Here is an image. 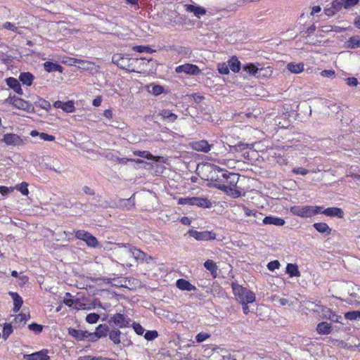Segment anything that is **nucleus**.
Returning <instances> with one entry per match:
<instances>
[{"mask_svg": "<svg viewBox=\"0 0 360 360\" xmlns=\"http://www.w3.org/2000/svg\"><path fill=\"white\" fill-rule=\"evenodd\" d=\"M204 266L206 268L207 270L210 271L211 274L214 277H216L218 268L217 264L213 260L207 259V261H205V262L204 263Z\"/></svg>", "mask_w": 360, "mask_h": 360, "instance_id": "32", "label": "nucleus"}, {"mask_svg": "<svg viewBox=\"0 0 360 360\" xmlns=\"http://www.w3.org/2000/svg\"><path fill=\"white\" fill-rule=\"evenodd\" d=\"M24 359L26 360H49L50 356L48 355L47 349H41L30 354H25Z\"/></svg>", "mask_w": 360, "mask_h": 360, "instance_id": "12", "label": "nucleus"}, {"mask_svg": "<svg viewBox=\"0 0 360 360\" xmlns=\"http://www.w3.org/2000/svg\"><path fill=\"white\" fill-rule=\"evenodd\" d=\"M39 137L41 139L46 141H53L55 140V136L53 135L48 134L46 133L41 132L39 134Z\"/></svg>", "mask_w": 360, "mask_h": 360, "instance_id": "54", "label": "nucleus"}, {"mask_svg": "<svg viewBox=\"0 0 360 360\" xmlns=\"http://www.w3.org/2000/svg\"><path fill=\"white\" fill-rule=\"evenodd\" d=\"M321 210H323V207L321 206H292L290 208V211L294 215L300 217H311L314 215L318 214L321 213Z\"/></svg>", "mask_w": 360, "mask_h": 360, "instance_id": "3", "label": "nucleus"}, {"mask_svg": "<svg viewBox=\"0 0 360 360\" xmlns=\"http://www.w3.org/2000/svg\"><path fill=\"white\" fill-rule=\"evenodd\" d=\"M158 115L163 120L170 122H175L178 118L177 115L172 112L169 110H162L159 112Z\"/></svg>", "mask_w": 360, "mask_h": 360, "instance_id": "24", "label": "nucleus"}, {"mask_svg": "<svg viewBox=\"0 0 360 360\" xmlns=\"http://www.w3.org/2000/svg\"><path fill=\"white\" fill-rule=\"evenodd\" d=\"M244 70L247 72L249 75L257 76V74H259L258 76H260L262 72H265L263 73V75H266L269 73V70L264 68H258L253 64H250L245 67L243 68ZM270 72H271V70H269Z\"/></svg>", "mask_w": 360, "mask_h": 360, "instance_id": "14", "label": "nucleus"}, {"mask_svg": "<svg viewBox=\"0 0 360 360\" xmlns=\"http://www.w3.org/2000/svg\"><path fill=\"white\" fill-rule=\"evenodd\" d=\"M110 321L120 328L127 327L131 323V319L128 316L120 313L114 314Z\"/></svg>", "mask_w": 360, "mask_h": 360, "instance_id": "9", "label": "nucleus"}, {"mask_svg": "<svg viewBox=\"0 0 360 360\" xmlns=\"http://www.w3.org/2000/svg\"><path fill=\"white\" fill-rule=\"evenodd\" d=\"M217 169L218 172H222V176L227 180V182L229 184V186L236 188V184L239 179L238 174L228 172L226 170H224L219 167H217Z\"/></svg>", "mask_w": 360, "mask_h": 360, "instance_id": "10", "label": "nucleus"}, {"mask_svg": "<svg viewBox=\"0 0 360 360\" xmlns=\"http://www.w3.org/2000/svg\"><path fill=\"white\" fill-rule=\"evenodd\" d=\"M292 172L296 174L306 175L309 171L304 167H295L292 169Z\"/></svg>", "mask_w": 360, "mask_h": 360, "instance_id": "59", "label": "nucleus"}, {"mask_svg": "<svg viewBox=\"0 0 360 360\" xmlns=\"http://www.w3.org/2000/svg\"><path fill=\"white\" fill-rule=\"evenodd\" d=\"M218 71L219 73L223 75H227L229 72V65L226 63H219L218 64Z\"/></svg>", "mask_w": 360, "mask_h": 360, "instance_id": "49", "label": "nucleus"}, {"mask_svg": "<svg viewBox=\"0 0 360 360\" xmlns=\"http://www.w3.org/2000/svg\"><path fill=\"white\" fill-rule=\"evenodd\" d=\"M280 266V263L278 260L271 261L268 263L267 268L270 271H274L278 269Z\"/></svg>", "mask_w": 360, "mask_h": 360, "instance_id": "53", "label": "nucleus"}, {"mask_svg": "<svg viewBox=\"0 0 360 360\" xmlns=\"http://www.w3.org/2000/svg\"><path fill=\"white\" fill-rule=\"evenodd\" d=\"M36 105H37L41 109L49 110L51 108V103L46 101L44 98H38L37 101L35 102Z\"/></svg>", "mask_w": 360, "mask_h": 360, "instance_id": "39", "label": "nucleus"}, {"mask_svg": "<svg viewBox=\"0 0 360 360\" xmlns=\"http://www.w3.org/2000/svg\"><path fill=\"white\" fill-rule=\"evenodd\" d=\"M193 205L209 208L212 207V203L206 198L193 197Z\"/></svg>", "mask_w": 360, "mask_h": 360, "instance_id": "23", "label": "nucleus"}, {"mask_svg": "<svg viewBox=\"0 0 360 360\" xmlns=\"http://www.w3.org/2000/svg\"><path fill=\"white\" fill-rule=\"evenodd\" d=\"M188 233L197 240L207 241L216 238V233L209 231H198L192 229L189 230Z\"/></svg>", "mask_w": 360, "mask_h": 360, "instance_id": "7", "label": "nucleus"}, {"mask_svg": "<svg viewBox=\"0 0 360 360\" xmlns=\"http://www.w3.org/2000/svg\"><path fill=\"white\" fill-rule=\"evenodd\" d=\"M328 319L335 323H342V318L333 311Z\"/></svg>", "mask_w": 360, "mask_h": 360, "instance_id": "57", "label": "nucleus"}, {"mask_svg": "<svg viewBox=\"0 0 360 360\" xmlns=\"http://www.w3.org/2000/svg\"><path fill=\"white\" fill-rule=\"evenodd\" d=\"M121 334L122 333L119 329L114 328L109 331V338L115 345H119L121 342Z\"/></svg>", "mask_w": 360, "mask_h": 360, "instance_id": "26", "label": "nucleus"}, {"mask_svg": "<svg viewBox=\"0 0 360 360\" xmlns=\"http://www.w3.org/2000/svg\"><path fill=\"white\" fill-rule=\"evenodd\" d=\"M82 340L84 339H88L89 340L94 342V339L93 338V333H89L86 330H82Z\"/></svg>", "mask_w": 360, "mask_h": 360, "instance_id": "63", "label": "nucleus"}, {"mask_svg": "<svg viewBox=\"0 0 360 360\" xmlns=\"http://www.w3.org/2000/svg\"><path fill=\"white\" fill-rule=\"evenodd\" d=\"M232 289L236 300L240 304H250L255 301V293L238 283L232 284Z\"/></svg>", "mask_w": 360, "mask_h": 360, "instance_id": "1", "label": "nucleus"}, {"mask_svg": "<svg viewBox=\"0 0 360 360\" xmlns=\"http://www.w3.org/2000/svg\"><path fill=\"white\" fill-rule=\"evenodd\" d=\"M28 328L30 330L35 332L36 333H39L42 331V326L39 325L35 323H32L28 326Z\"/></svg>", "mask_w": 360, "mask_h": 360, "instance_id": "52", "label": "nucleus"}, {"mask_svg": "<svg viewBox=\"0 0 360 360\" xmlns=\"http://www.w3.org/2000/svg\"><path fill=\"white\" fill-rule=\"evenodd\" d=\"M4 28L12 30L13 32H17L18 27L13 23L10 22H6L3 25Z\"/></svg>", "mask_w": 360, "mask_h": 360, "instance_id": "61", "label": "nucleus"}, {"mask_svg": "<svg viewBox=\"0 0 360 360\" xmlns=\"http://www.w3.org/2000/svg\"><path fill=\"white\" fill-rule=\"evenodd\" d=\"M129 253L135 259L146 260L147 255L145 252L136 248H131L129 250Z\"/></svg>", "mask_w": 360, "mask_h": 360, "instance_id": "27", "label": "nucleus"}, {"mask_svg": "<svg viewBox=\"0 0 360 360\" xmlns=\"http://www.w3.org/2000/svg\"><path fill=\"white\" fill-rule=\"evenodd\" d=\"M158 334L156 330H148L145 335L144 338L149 341L155 340L158 337Z\"/></svg>", "mask_w": 360, "mask_h": 360, "instance_id": "48", "label": "nucleus"}, {"mask_svg": "<svg viewBox=\"0 0 360 360\" xmlns=\"http://www.w3.org/2000/svg\"><path fill=\"white\" fill-rule=\"evenodd\" d=\"M286 272L289 274L290 277L300 276V272L298 269V266L295 264H288L286 266Z\"/></svg>", "mask_w": 360, "mask_h": 360, "instance_id": "34", "label": "nucleus"}, {"mask_svg": "<svg viewBox=\"0 0 360 360\" xmlns=\"http://www.w3.org/2000/svg\"><path fill=\"white\" fill-rule=\"evenodd\" d=\"M163 87L160 85H153L149 91L155 96H158L163 92Z\"/></svg>", "mask_w": 360, "mask_h": 360, "instance_id": "50", "label": "nucleus"}, {"mask_svg": "<svg viewBox=\"0 0 360 360\" xmlns=\"http://www.w3.org/2000/svg\"><path fill=\"white\" fill-rule=\"evenodd\" d=\"M27 184L25 182H22L20 184L15 186V188L19 191L22 195H27L29 193L27 188Z\"/></svg>", "mask_w": 360, "mask_h": 360, "instance_id": "45", "label": "nucleus"}, {"mask_svg": "<svg viewBox=\"0 0 360 360\" xmlns=\"http://www.w3.org/2000/svg\"><path fill=\"white\" fill-rule=\"evenodd\" d=\"M13 333V328L11 323H5L3 329V338L6 340Z\"/></svg>", "mask_w": 360, "mask_h": 360, "instance_id": "42", "label": "nucleus"}, {"mask_svg": "<svg viewBox=\"0 0 360 360\" xmlns=\"http://www.w3.org/2000/svg\"><path fill=\"white\" fill-rule=\"evenodd\" d=\"M316 306L318 307V309L316 310L314 309V311L321 313V316L322 319H328V318L330 317L333 311L330 308L325 307V306H322V305H316Z\"/></svg>", "mask_w": 360, "mask_h": 360, "instance_id": "33", "label": "nucleus"}, {"mask_svg": "<svg viewBox=\"0 0 360 360\" xmlns=\"http://www.w3.org/2000/svg\"><path fill=\"white\" fill-rule=\"evenodd\" d=\"M346 82L347 84L350 86H356L359 84L357 79L355 77H349L346 79Z\"/></svg>", "mask_w": 360, "mask_h": 360, "instance_id": "62", "label": "nucleus"}, {"mask_svg": "<svg viewBox=\"0 0 360 360\" xmlns=\"http://www.w3.org/2000/svg\"><path fill=\"white\" fill-rule=\"evenodd\" d=\"M6 84L18 94L22 95V90L21 89L19 81L14 77H8L6 79Z\"/></svg>", "mask_w": 360, "mask_h": 360, "instance_id": "19", "label": "nucleus"}, {"mask_svg": "<svg viewBox=\"0 0 360 360\" xmlns=\"http://www.w3.org/2000/svg\"><path fill=\"white\" fill-rule=\"evenodd\" d=\"M217 188L225 192L227 195H231L233 198H238L240 196V192L238 190H236L235 188L230 186H226L224 184H219L217 186Z\"/></svg>", "mask_w": 360, "mask_h": 360, "instance_id": "20", "label": "nucleus"}, {"mask_svg": "<svg viewBox=\"0 0 360 360\" xmlns=\"http://www.w3.org/2000/svg\"><path fill=\"white\" fill-rule=\"evenodd\" d=\"M263 224L281 226L285 224V220L277 217L267 216L264 218Z\"/></svg>", "mask_w": 360, "mask_h": 360, "instance_id": "22", "label": "nucleus"}, {"mask_svg": "<svg viewBox=\"0 0 360 360\" xmlns=\"http://www.w3.org/2000/svg\"><path fill=\"white\" fill-rule=\"evenodd\" d=\"M10 295L13 300V311L17 312L20 310L23 303L21 297L16 292H10Z\"/></svg>", "mask_w": 360, "mask_h": 360, "instance_id": "28", "label": "nucleus"}, {"mask_svg": "<svg viewBox=\"0 0 360 360\" xmlns=\"http://www.w3.org/2000/svg\"><path fill=\"white\" fill-rule=\"evenodd\" d=\"M175 71L176 73H185L189 75H198L200 73V68L193 64L186 63L179 65L176 68Z\"/></svg>", "mask_w": 360, "mask_h": 360, "instance_id": "8", "label": "nucleus"}, {"mask_svg": "<svg viewBox=\"0 0 360 360\" xmlns=\"http://www.w3.org/2000/svg\"><path fill=\"white\" fill-rule=\"evenodd\" d=\"M178 204L193 205V198H181L178 200Z\"/></svg>", "mask_w": 360, "mask_h": 360, "instance_id": "55", "label": "nucleus"}, {"mask_svg": "<svg viewBox=\"0 0 360 360\" xmlns=\"http://www.w3.org/2000/svg\"><path fill=\"white\" fill-rule=\"evenodd\" d=\"M75 103L72 101L63 102L62 110L66 112H72L75 111Z\"/></svg>", "mask_w": 360, "mask_h": 360, "instance_id": "41", "label": "nucleus"}, {"mask_svg": "<svg viewBox=\"0 0 360 360\" xmlns=\"http://www.w3.org/2000/svg\"><path fill=\"white\" fill-rule=\"evenodd\" d=\"M321 212L328 217H337L338 218H342L344 216L342 210L339 207H328L324 210H321Z\"/></svg>", "mask_w": 360, "mask_h": 360, "instance_id": "17", "label": "nucleus"}, {"mask_svg": "<svg viewBox=\"0 0 360 360\" xmlns=\"http://www.w3.org/2000/svg\"><path fill=\"white\" fill-rule=\"evenodd\" d=\"M314 227L316 230L321 233L330 234L331 229L328 226L326 223L319 222L314 224Z\"/></svg>", "mask_w": 360, "mask_h": 360, "instance_id": "30", "label": "nucleus"}, {"mask_svg": "<svg viewBox=\"0 0 360 360\" xmlns=\"http://www.w3.org/2000/svg\"><path fill=\"white\" fill-rule=\"evenodd\" d=\"M186 11L189 12H192L194 13V15L200 18L201 15L205 14L206 11L205 8L200 7V6H195L193 5H186Z\"/></svg>", "mask_w": 360, "mask_h": 360, "instance_id": "31", "label": "nucleus"}, {"mask_svg": "<svg viewBox=\"0 0 360 360\" xmlns=\"http://www.w3.org/2000/svg\"><path fill=\"white\" fill-rule=\"evenodd\" d=\"M133 153L134 155H137V156H139V157H141L143 158H146L148 160H155V158L151 153H150L148 151H146V150H143V151L134 150L133 152Z\"/></svg>", "mask_w": 360, "mask_h": 360, "instance_id": "37", "label": "nucleus"}, {"mask_svg": "<svg viewBox=\"0 0 360 360\" xmlns=\"http://www.w3.org/2000/svg\"><path fill=\"white\" fill-rule=\"evenodd\" d=\"M75 237L79 240H84L86 245L91 248H96L98 245V240L96 237L84 230L76 231Z\"/></svg>", "mask_w": 360, "mask_h": 360, "instance_id": "5", "label": "nucleus"}, {"mask_svg": "<svg viewBox=\"0 0 360 360\" xmlns=\"http://www.w3.org/2000/svg\"><path fill=\"white\" fill-rule=\"evenodd\" d=\"M73 309L79 310V309H85L86 304L79 302V300H75V304L72 306Z\"/></svg>", "mask_w": 360, "mask_h": 360, "instance_id": "60", "label": "nucleus"}, {"mask_svg": "<svg viewBox=\"0 0 360 360\" xmlns=\"http://www.w3.org/2000/svg\"><path fill=\"white\" fill-rule=\"evenodd\" d=\"M209 338H210V334L207 333H199L195 336V340H196L197 342L201 343V342H204L205 340H206L207 339H208Z\"/></svg>", "mask_w": 360, "mask_h": 360, "instance_id": "46", "label": "nucleus"}, {"mask_svg": "<svg viewBox=\"0 0 360 360\" xmlns=\"http://www.w3.org/2000/svg\"><path fill=\"white\" fill-rule=\"evenodd\" d=\"M176 285L181 290L194 291L196 290L195 285H192L188 281L184 278L178 279L176 281Z\"/></svg>", "mask_w": 360, "mask_h": 360, "instance_id": "16", "label": "nucleus"}, {"mask_svg": "<svg viewBox=\"0 0 360 360\" xmlns=\"http://www.w3.org/2000/svg\"><path fill=\"white\" fill-rule=\"evenodd\" d=\"M213 145L209 144L206 140H200L193 142L191 143V148L198 152L208 153Z\"/></svg>", "mask_w": 360, "mask_h": 360, "instance_id": "11", "label": "nucleus"}, {"mask_svg": "<svg viewBox=\"0 0 360 360\" xmlns=\"http://www.w3.org/2000/svg\"><path fill=\"white\" fill-rule=\"evenodd\" d=\"M34 76L30 72H22L19 76L20 81L27 86H30L34 80Z\"/></svg>", "mask_w": 360, "mask_h": 360, "instance_id": "29", "label": "nucleus"}, {"mask_svg": "<svg viewBox=\"0 0 360 360\" xmlns=\"http://www.w3.org/2000/svg\"><path fill=\"white\" fill-rule=\"evenodd\" d=\"M345 318L349 321L360 319V311H348L345 314Z\"/></svg>", "mask_w": 360, "mask_h": 360, "instance_id": "38", "label": "nucleus"}, {"mask_svg": "<svg viewBox=\"0 0 360 360\" xmlns=\"http://www.w3.org/2000/svg\"><path fill=\"white\" fill-rule=\"evenodd\" d=\"M69 334L77 340H82V330H77L75 328L68 329Z\"/></svg>", "mask_w": 360, "mask_h": 360, "instance_id": "40", "label": "nucleus"}, {"mask_svg": "<svg viewBox=\"0 0 360 360\" xmlns=\"http://www.w3.org/2000/svg\"><path fill=\"white\" fill-rule=\"evenodd\" d=\"M1 141L4 143L7 146L19 147L25 145L27 138H22L13 133H7L4 135Z\"/></svg>", "mask_w": 360, "mask_h": 360, "instance_id": "4", "label": "nucleus"}, {"mask_svg": "<svg viewBox=\"0 0 360 360\" xmlns=\"http://www.w3.org/2000/svg\"><path fill=\"white\" fill-rule=\"evenodd\" d=\"M132 328L137 335H141L144 333V328L139 323L134 322L132 323Z\"/></svg>", "mask_w": 360, "mask_h": 360, "instance_id": "51", "label": "nucleus"}, {"mask_svg": "<svg viewBox=\"0 0 360 360\" xmlns=\"http://www.w3.org/2000/svg\"><path fill=\"white\" fill-rule=\"evenodd\" d=\"M117 161L122 165L127 164L128 162H136L137 163H142L143 160L137 159H132V158H117Z\"/></svg>", "mask_w": 360, "mask_h": 360, "instance_id": "47", "label": "nucleus"}, {"mask_svg": "<svg viewBox=\"0 0 360 360\" xmlns=\"http://www.w3.org/2000/svg\"><path fill=\"white\" fill-rule=\"evenodd\" d=\"M347 46L350 49H356L360 47V37L354 36L350 37L347 41Z\"/></svg>", "mask_w": 360, "mask_h": 360, "instance_id": "36", "label": "nucleus"}, {"mask_svg": "<svg viewBox=\"0 0 360 360\" xmlns=\"http://www.w3.org/2000/svg\"><path fill=\"white\" fill-rule=\"evenodd\" d=\"M100 318V316L96 313L89 314L86 317V321L89 323H96Z\"/></svg>", "mask_w": 360, "mask_h": 360, "instance_id": "43", "label": "nucleus"}, {"mask_svg": "<svg viewBox=\"0 0 360 360\" xmlns=\"http://www.w3.org/2000/svg\"><path fill=\"white\" fill-rule=\"evenodd\" d=\"M108 332V326L105 324H100L96 327V331L93 333L94 341L98 340L101 338L105 337Z\"/></svg>", "mask_w": 360, "mask_h": 360, "instance_id": "18", "label": "nucleus"}, {"mask_svg": "<svg viewBox=\"0 0 360 360\" xmlns=\"http://www.w3.org/2000/svg\"><path fill=\"white\" fill-rule=\"evenodd\" d=\"M229 67L234 72H238L240 70V63L236 57H232L229 60Z\"/></svg>", "mask_w": 360, "mask_h": 360, "instance_id": "35", "label": "nucleus"}, {"mask_svg": "<svg viewBox=\"0 0 360 360\" xmlns=\"http://www.w3.org/2000/svg\"><path fill=\"white\" fill-rule=\"evenodd\" d=\"M28 317L29 315L21 313L17 315L14 320L16 323L24 325L26 323Z\"/></svg>", "mask_w": 360, "mask_h": 360, "instance_id": "44", "label": "nucleus"}, {"mask_svg": "<svg viewBox=\"0 0 360 360\" xmlns=\"http://www.w3.org/2000/svg\"><path fill=\"white\" fill-rule=\"evenodd\" d=\"M328 319L335 323H342V318L333 311Z\"/></svg>", "mask_w": 360, "mask_h": 360, "instance_id": "58", "label": "nucleus"}, {"mask_svg": "<svg viewBox=\"0 0 360 360\" xmlns=\"http://www.w3.org/2000/svg\"><path fill=\"white\" fill-rule=\"evenodd\" d=\"M44 68L48 72H62L63 67L58 64L46 61L44 63Z\"/></svg>", "mask_w": 360, "mask_h": 360, "instance_id": "25", "label": "nucleus"}, {"mask_svg": "<svg viewBox=\"0 0 360 360\" xmlns=\"http://www.w3.org/2000/svg\"><path fill=\"white\" fill-rule=\"evenodd\" d=\"M286 69L292 74H300L304 70V64L302 62H290L287 64Z\"/></svg>", "mask_w": 360, "mask_h": 360, "instance_id": "15", "label": "nucleus"}, {"mask_svg": "<svg viewBox=\"0 0 360 360\" xmlns=\"http://www.w3.org/2000/svg\"><path fill=\"white\" fill-rule=\"evenodd\" d=\"M332 331V325L328 322H321L316 326V332L319 335H328Z\"/></svg>", "mask_w": 360, "mask_h": 360, "instance_id": "21", "label": "nucleus"}, {"mask_svg": "<svg viewBox=\"0 0 360 360\" xmlns=\"http://www.w3.org/2000/svg\"><path fill=\"white\" fill-rule=\"evenodd\" d=\"M6 101L16 108L23 110L27 112H31L34 109L31 103L16 96H10Z\"/></svg>", "mask_w": 360, "mask_h": 360, "instance_id": "6", "label": "nucleus"}, {"mask_svg": "<svg viewBox=\"0 0 360 360\" xmlns=\"http://www.w3.org/2000/svg\"><path fill=\"white\" fill-rule=\"evenodd\" d=\"M359 0H335L333 2V8L340 10L342 7L345 8L354 6L358 3Z\"/></svg>", "mask_w": 360, "mask_h": 360, "instance_id": "13", "label": "nucleus"}, {"mask_svg": "<svg viewBox=\"0 0 360 360\" xmlns=\"http://www.w3.org/2000/svg\"><path fill=\"white\" fill-rule=\"evenodd\" d=\"M321 75L325 77H332L335 75V71L331 70H324L321 72Z\"/></svg>", "mask_w": 360, "mask_h": 360, "instance_id": "64", "label": "nucleus"}, {"mask_svg": "<svg viewBox=\"0 0 360 360\" xmlns=\"http://www.w3.org/2000/svg\"><path fill=\"white\" fill-rule=\"evenodd\" d=\"M133 50H134L139 53H143V52H150L151 49L148 46H136L133 47Z\"/></svg>", "mask_w": 360, "mask_h": 360, "instance_id": "56", "label": "nucleus"}, {"mask_svg": "<svg viewBox=\"0 0 360 360\" xmlns=\"http://www.w3.org/2000/svg\"><path fill=\"white\" fill-rule=\"evenodd\" d=\"M112 61L121 69L129 72H136L134 63H137V59L131 58L127 55L115 53L112 57Z\"/></svg>", "mask_w": 360, "mask_h": 360, "instance_id": "2", "label": "nucleus"}]
</instances>
